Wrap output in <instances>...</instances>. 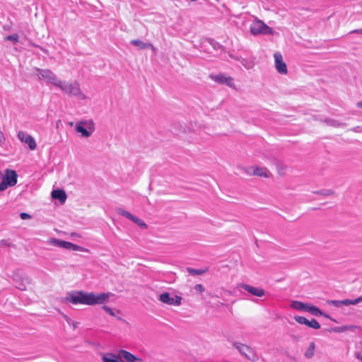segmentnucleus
I'll list each match as a JSON object with an SVG mask.
<instances>
[{
    "mask_svg": "<svg viewBox=\"0 0 362 362\" xmlns=\"http://www.w3.org/2000/svg\"><path fill=\"white\" fill-rule=\"evenodd\" d=\"M110 296L111 293H96L78 291L69 293L64 300L66 303H70L73 305H102L109 301Z\"/></svg>",
    "mask_w": 362,
    "mask_h": 362,
    "instance_id": "obj_1",
    "label": "nucleus"
},
{
    "mask_svg": "<svg viewBox=\"0 0 362 362\" xmlns=\"http://www.w3.org/2000/svg\"><path fill=\"white\" fill-rule=\"evenodd\" d=\"M17 177L16 171L13 170H6L4 173L0 171V192L14 186L17 182Z\"/></svg>",
    "mask_w": 362,
    "mask_h": 362,
    "instance_id": "obj_2",
    "label": "nucleus"
},
{
    "mask_svg": "<svg viewBox=\"0 0 362 362\" xmlns=\"http://www.w3.org/2000/svg\"><path fill=\"white\" fill-rule=\"evenodd\" d=\"M250 32L253 35L260 34H273L270 27L266 25L262 21L255 18L250 25Z\"/></svg>",
    "mask_w": 362,
    "mask_h": 362,
    "instance_id": "obj_3",
    "label": "nucleus"
},
{
    "mask_svg": "<svg viewBox=\"0 0 362 362\" xmlns=\"http://www.w3.org/2000/svg\"><path fill=\"white\" fill-rule=\"evenodd\" d=\"M233 345L247 359L252 362H255L258 360L257 355L255 354V351L249 346L238 342H234Z\"/></svg>",
    "mask_w": 362,
    "mask_h": 362,
    "instance_id": "obj_4",
    "label": "nucleus"
},
{
    "mask_svg": "<svg viewBox=\"0 0 362 362\" xmlns=\"http://www.w3.org/2000/svg\"><path fill=\"white\" fill-rule=\"evenodd\" d=\"M57 87L69 95H78L81 93L79 84L77 82L66 83L60 80V83Z\"/></svg>",
    "mask_w": 362,
    "mask_h": 362,
    "instance_id": "obj_5",
    "label": "nucleus"
},
{
    "mask_svg": "<svg viewBox=\"0 0 362 362\" xmlns=\"http://www.w3.org/2000/svg\"><path fill=\"white\" fill-rule=\"evenodd\" d=\"M37 71L40 78L45 79L56 87L60 83V79L49 69H38Z\"/></svg>",
    "mask_w": 362,
    "mask_h": 362,
    "instance_id": "obj_6",
    "label": "nucleus"
},
{
    "mask_svg": "<svg viewBox=\"0 0 362 362\" xmlns=\"http://www.w3.org/2000/svg\"><path fill=\"white\" fill-rule=\"evenodd\" d=\"M275 67L277 71L281 74H287V66L283 60L282 54L280 52H275L274 54Z\"/></svg>",
    "mask_w": 362,
    "mask_h": 362,
    "instance_id": "obj_7",
    "label": "nucleus"
},
{
    "mask_svg": "<svg viewBox=\"0 0 362 362\" xmlns=\"http://www.w3.org/2000/svg\"><path fill=\"white\" fill-rule=\"evenodd\" d=\"M159 300L167 305H180L181 303L182 298L180 296H175V298H171L169 293L165 292L159 296Z\"/></svg>",
    "mask_w": 362,
    "mask_h": 362,
    "instance_id": "obj_8",
    "label": "nucleus"
},
{
    "mask_svg": "<svg viewBox=\"0 0 362 362\" xmlns=\"http://www.w3.org/2000/svg\"><path fill=\"white\" fill-rule=\"evenodd\" d=\"M295 320L297 322L301 325H305L308 327H311L315 329L320 328V325L315 319H312L311 320H308L304 317L302 316H296L295 317Z\"/></svg>",
    "mask_w": 362,
    "mask_h": 362,
    "instance_id": "obj_9",
    "label": "nucleus"
},
{
    "mask_svg": "<svg viewBox=\"0 0 362 362\" xmlns=\"http://www.w3.org/2000/svg\"><path fill=\"white\" fill-rule=\"evenodd\" d=\"M240 286L241 288L254 296L262 297L264 295L265 293L264 290L261 288L254 287L245 284H241Z\"/></svg>",
    "mask_w": 362,
    "mask_h": 362,
    "instance_id": "obj_10",
    "label": "nucleus"
},
{
    "mask_svg": "<svg viewBox=\"0 0 362 362\" xmlns=\"http://www.w3.org/2000/svg\"><path fill=\"white\" fill-rule=\"evenodd\" d=\"M253 175L260 177L268 178L272 176V173L265 167L255 166L252 167Z\"/></svg>",
    "mask_w": 362,
    "mask_h": 362,
    "instance_id": "obj_11",
    "label": "nucleus"
},
{
    "mask_svg": "<svg viewBox=\"0 0 362 362\" xmlns=\"http://www.w3.org/2000/svg\"><path fill=\"white\" fill-rule=\"evenodd\" d=\"M211 77L214 81L217 83L222 84L225 83L230 87L233 86V78L230 76H227L223 74H218L216 76H211Z\"/></svg>",
    "mask_w": 362,
    "mask_h": 362,
    "instance_id": "obj_12",
    "label": "nucleus"
},
{
    "mask_svg": "<svg viewBox=\"0 0 362 362\" xmlns=\"http://www.w3.org/2000/svg\"><path fill=\"white\" fill-rule=\"evenodd\" d=\"M119 355L121 358H124L127 362H142L141 358H137L132 353L125 350H120L119 351Z\"/></svg>",
    "mask_w": 362,
    "mask_h": 362,
    "instance_id": "obj_13",
    "label": "nucleus"
},
{
    "mask_svg": "<svg viewBox=\"0 0 362 362\" xmlns=\"http://www.w3.org/2000/svg\"><path fill=\"white\" fill-rule=\"evenodd\" d=\"M59 245L66 249H71L74 251L88 252V250L85 247L76 245L69 242L61 240L59 243Z\"/></svg>",
    "mask_w": 362,
    "mask_h": 362,
    "instance_id": "obj_14",
    "label": "nucleus"
},
{
    "mask_svg": "<svg viewBox=\"0 0 362 362\" xmlns=\"http://www.w3.org/2000/svg\"><path fill=\"white\" fill-rule=\"evenodd\" d=\"M53 199H59L61 203H64L66 199V192L62 189H56L52 192Z\"/></svg>",
    "mask_w": 362,
    "mask_h": 362,
    "instance_id": "obj_15",
    "label": "nucleus"
},
{
    "mask_svg": "<svg viewBox=\"0 0 362 362\" xmlns=\"http://www.w3.org/2000/svg\"><path fill=\"white\" fill-rule=\"evenodd\" d=\"M121 357L118 354L116 356L112 353H107L102 357L103 362H120Z\"/></svg>",
    "mask_w": 362,
    "mask_h": 362,
    "instance_id": "obj_16",
    "label": "nucleus"
},
{
    "mask_svg": "<svg viewBox=\"0 0 362 362\" xmlns=\"http://www.w3.org/2000/svg\"><path fill=\"white\" fill-rule=\"evenodd\" d=\"M85 122H80L77 124L76 129V132L78 133H81V135L84 137H88L90 135V132H89L86 128L83 127V124H85Z\"/></svg>",
    "mask_w": 362,
    "mask_h": 362,
    "instance_id": "obj_17",
    "label": "nucleus"
},
{
    "mask_svg": "<svg viewBox=\"0 0 362 362\" xmlns=\"http://www.w3.org/2000/svg\"><path fill=\"white\" fill-rule=\"evenodd\" d=\"M24 142L28 144L29 148L32 151L33 150H35L36 148H37V143L35 140V139L30 136V135H28L25 139H24Z\"/></svg>",
    "mask_w": 362,
    "mask_h": 362,
    "instance_id": "obj_18",
    "label": "nucleus"
},
{
    "mask_svg": "<svg viewBox=\"0 0 362 362\" xmlns=\"http://www.w3.org/2000/svg\"><path fill=\"white\" fill-rule=\"evenodd\" d=\"M186 270L192 275H202L206 273L209 271V268L204 267L203 269H196L191 267H187Z\"/></svg>",
    "mask_w": 362,
    "mask_h": 362,
    "instance_id": "obj_19",
    "label": "nucleus"
},
{
    "mask_svg": "<svg viewBox=\"0 0 362 362\" xmlns=\"http://www.w3.org/2000/svg\"><path fill=\"white\" fill-rule=\"evenodd\" d=\"M341 301H342V305H344V306H348L350 305H356V304H358V303L362 302V296H360L354 300L345 299V300H342Z\"/></svg>",
    "mask_w": 362,
    "mask_h": 362,
    "instance_id": "obj_20",
    "label": "nucleus"
},
{
    "mask_svg": "<svg viewBox=\"0 0 362 362\" xmlns=\"http://www.w3.org/2000/svg\"><path fill=\"white\" fill-rule=\"evenodd\" d=\"M315 344L313 341H312L308 348L307 349L306 351L305 352V356L307 358H310L313 356L314 355V353H315Z\"/></svg>",
    "mask_w": 362,
    "mask_h": 362,
    "instance_id": "obj_21",
    "label": "nucleus"
},
{
    "mask_svg": "<svg viewBox=\"0 0 362 362\" xmlns=\"http://www.w3.org/2000/svg\"><path fill=\"white\" fill-rule=\"evenodd\" d=\"M291 307L296 310H306L307 304H305L300 301H293L291 304Z\"/></svg>",
    "mask_w": 362,
    "mask_h": 362,
    "instance_id": "obj_22",
    "label": "nucleus"
},
{
    "mask_svg": "<svg viewBox=\"0 0 362 362\" xmlns=\"http://www.w3.org/2000/svg\"><path fill=\"white\" fill-rule=\"evenodd\" d=\"M132 43L141 49H145L151 46V45L144 43L139 40H132Z\"/></svg>",
    "mask_w": 362,
    "mask_h": 362,
    "instance_id": "obj_23",
    "label": "nucleus"
},
{
    "mask_svg": "<svg viewBox=\"0 0 362 362\" xmlns=\"http://www.w3.org/2000/svg\"><path fill=\"white\" fill-rule=\"evenodd\" d=\"M306 310L315 315H321L322 314L320 310L314 305H307Z\"/></svg>",
    "mask_w": 362,
    "mask_h": 362,
    "instance_id": "obj_24",
    "label": "nucleus"
},
{
    "mask_svg": "<svg viewBox=\"0 0 362 362\" xmlns=\"http://www.w3.org/2000/svg\"><path fill=\"white\" fill-rule=\"evenodd\" d=\"M5 40L10 41L13 45H15L18 42V35L16 34L8 35L5 37Z\"/></svg>",
    "mask_w": 362,
    "mask_h": 362,
    "instance_id": "obj_25",
    "label": "nucleus"
},
{
    "mask_svg": "<svg viewBox=\"0 0 362 362\" xmlns=\"http://www.w3.org/2000/svg\"><path fill=\"white\" fill-rule=\"evenodd\" d=\"M133 222H134L136 224H137L139 226H140L142 228H146L147 225L140 218H139L136 216H134L133 220Z\"/></svg>",
    "mask_w": 362,
    "mask_h": 362,
    "instance_id": "obj_26",
    "label": "nucleus"
},
{
    "mask_svg": "<svg viewBox=\"0 0 362 362\" xmlns=\"http://www.w3.org/2000/svg\"><path fill=\"white\" fill-rule=\"evenodd\" d=\"M356 349L355 355L358 359L362 361V342L356 345Z\"/></svg>",
    "mask_w": 362,
    "mask_h": 362,
    "instance_id": "obj_27",
    "label": "nucleus"
},
{
    "mask_svg": "<svg viewBox=\"0 0 362 362\" xmlns=\"http://www.w3.org/2000/svg\"><path fill=\"white\" fill-rule=\"evenodd\" d=\"M119 214L123 216H125L126 218H129L131 221H132L134 217V216L132 215L131 213L124 209H120Z\"/></svg>",
    "mask_w": 362,
    "mask_h": 362,
    "instance_id": "obj_28",
    "label": "nucleus"
},
{
    "mask_svg": "<svg viewBox=\"0 0 362 362\" xmlns=\"http://www.w3.org/2000/svg\"><path fill=\"white\" fill-rule=\"evenodd\" d=\"M327 303L329 305H334L335 307L342 306V301L341 300H332L327 301Z\"/></svg>",
    "mask_w": 362,
    "mask_h": 362,
    "instance_id": "obj_29",
    "label": "nucleus"
},
{
    "mask_svg": "<svg viewBox=\"0 0 362 362\" xmlns=\"http://www.w3.org/2000/svg\"><path fill=\"white\" fill-rule=\"evenodd\" d=\"M103 309L108 314H110L111 316H115V314L114 313V311L112 310L111 308H110L109 306H107V305H103Z\"/></svg>",
    "mask_w": 362,
    "mask_h": 362,
    "instance_id": "obj_30",
    "label": "nucleus"
},
{
    "mask_svg": "<svg viewBox=\"0 0 362 362\" xmlns=\"http://www.w3.org/2000/svg\"><path fill=\"white\" fill-rule=\"evenodd\" d=\"M194 288L196 291L199 292V293H202L204 291V287L201 284L195 285Z\"/></svg>",
    "mask_w": 362,
    "mask_h": 362,
    "instance_id": "obj_31",
    "label": "nucleus"
},
{
    "mask_svg": "<svg viewBox=\"0 0 362 362\" xmlns=\"http://www.w3.org/2000/svg\"><path fill=\"white\" fill-rule=\"evenodd\" d=\"M286 169V166L281 165L278 168V173L280 175H284V171Z\"/></svg>",
    "mask_w": 362,
    "mask_h": 362,
    "instance_id": "obj_32",
    "label": "nucleus"
},
{
    "mask_svg": "<svg viewBox=\"0 0 362 362\" xmlns=\"http://www.w3.org/2000/svg\"><path fill=\"white\" fill-rule=\"evenodd\" d=\"M351 33H362V28L361 29H357L354 30L351 32Z\"/></svg>",
    "mask_w": 362,
    "mask_h": 362,
    "instance_id": "obj_33",
    "label": "nucleus"
},
{
    "mask_svg": "<svg viewBox=\"0 0 362 362\" xmlns=\"http://www.w3.org/2000/svg\"><path fill=\"white\" fill-rule=\"evenodd\" d=\"M334 194V192L332 190H328L326 192V193L324 194V195L329 196Z\"/></svg>",
    "mask_w": 362,
    "mask_h": 362,
    "instance_id": "obj_34",
    "label": "nucleus"
},
{
    "mask_svg": "<svg viewBox=\"0 0 362 362\" xmlns=\"http://www.w3.org/2000/svg\"><path fill=\"white\" fill-rule=\"evenodd\" d=\"M30 218L31 216L28 214L24 213V220Z\"/></svg>",
    "mask_w": 362,
    "mask_h": 362,
    "instance_id": "obj_35",
    "label": "nucleus"
},
{
    "mask_svg": "<svg viewBox=\"0 0 362 362\" xmlns=\"http://www.w3.org/2000/svg\"><path fill=\"white\" fill-rule=\"evenodd\" d=\"M356 106H357L358 107H359V108H362V101H361V102H358V103H356Z\"/></svg>",
    "mask_w": 362,
    "mask_h": 362,
    "instance_id": "obj_36",
    "label": "nucleus"
},
{
    "mask_svg": "<svg viewBox=\"0 0 362 362\" xmlns=\"http://www.w3.org/2000/svg\"><path fill=\"white\" fill-rule=\"evenodd\" d=\"M18 136L19 139H20L21 141H23V136L21 135V133H18Z\"/></svg>",
    "mask_w": 362,
    "mask_h": 362,
    "instance_id": "obj_37",
    "label": "nucleus"
},
{
    "mask_svg": "<svg viewBox=\"0 0 362 362\" xmlns=\"http://www.w3.org/2000/svg\"><path fill=\"white\" fill-rule=\"evenodd\" d=\"M2 139H3V134H2L1 132L0 131V141H1Z\"/></svg>",
    "mask_w": 362,
    "mask_h": 362,
    "instance_id": "obj_38",
    "label": "nucleus"
},
{
    "mask_svg": "<svg viewBox=\"0 0 362 362\" xmlns=\"http://www.w3.org/2000/svg\"><path fill=\"white\" fill-rule=\"evenodd\" d=\"M225 292H226V293L229 294V295H231V294H232L231 291H228V290H226Z\"/></svg>",
    "mask_w": 362,
    "mask_h": 362,
    "instance_id": "obj_39",
    "label": "nucleus"
},
{
    "mask_svg": "<svg viewBox=\"0 0 362 362\" xmlns=\"http://www.w3.org/2000/svg\"><path fill=\"white\" fill-rule=\"evenodd\" d=\"M20 217H21V218H22V219H23V213H21V214H20Z\"/></svg>",
    "mask_w": 362,
    "mask_h": 362,
    "instance_id": "obj_40",
    "label": "nucleus"
}]
</instances>
